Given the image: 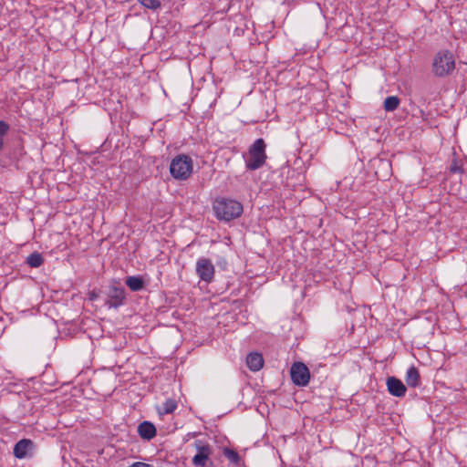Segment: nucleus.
<instances>
[{
  "mask_svg": "<svg viewBox=\"0 0 467 467\" xmlns=\"http://www.w3.org/2000/svg\"><path fill=\"white\" fill-rule=\"evenodd\" d=\"M99 295L96 291H91L89 294H88V298L90 300H96L98 298Z\"/></svg>",
  "mask_w": 467,
  "mask_h": 467,
  "instance_id": "22",
  "label": "nucleus"
},
{
  "mask_svg": "<svg viewBox=\"0 0 467 467\" xmlns=\"http://www.w3.org/2000/svg\"><path fill=\"white\" fill-rule=\"evenodd\" d=\"M177 409V401L174 399H167L161 409H159V412L161 414H171Z\"/></svg>",
  "mask_w": 467,
  "mask_h": 467,
  "instance_id": "17",
  "label": "nucleus"
},
{
  "mask_svg": "<svg viewBox=\"0 0 467 467\" xmlns=\"http://www.w3.org/2000/svg\"><path fill=\"white\" fill-rule=\"evenodd\" d=\"M223 454L231 463L237 465V466L240 465L241 457L236 451L230 449L228 447H225V448H223Z\"/></svg>",
  "mask_w": 467,
  "mask_h": 467,
  "instance_id": "15",
  "label": "nucleus"
},
{
  "mask_svg": "<svg viewBox=\"0 0 467 467\" xmlns=\"http://www.w3.org/2000/svg\"><path fill=\"white\" fill-rule=\"evenodd\" d=\"M32 448L33 441L31 440L23 439L15 444L13 453L16 458L23 459L26 457L27 451Z\"/></svg>",
  "mask_w": 467,
  "mask_h": 467,
  "instance_id": "10",
  "label": "nucleus"
},
{
  "mask_svg": "<svg viewBox=\"0 0 467 467\" xmlns=\"http://www.w3.org/2000/svg\"><path fill=\"white\" fill-rule=\"evenodd\" d=\"M195 272L202 281L211 283L214 278L215 269L211 259L200 257L196 262Z\"/></svg>",
  "mask_w": 467,
  "mask_h": 467,
  "instance_id": "8",
  "label": "nucleus"
},
{
  "mask_svg": "<svg viewBox=\"0 0 467 467\" xmlns=\"http://www.w3.org/2000/svg\"><path fill=\"white\" fill-rule=\"evenodd\" d=\"M292 382L299 387H306L310 380L308 368L303 362H295L290 368Z\"/></svg>",
  "mask_w": 467,
  "mask_h": 467,
  "instance_id": "7",
  "label": "nucleus"
},
{
  "mask_svg": "<svg viewBox=\"0 0 467 467\" xmlns=\"http://www.w3.org/2000/svg\"><path fill=\"white\" fill-rule=\"evenodd\" d=\"M246 365L252 371H258L263 368L264 358L261 354L252 352L246 357Z\"/></svg>",
  "mask_w": 467,
  "mask_h": 467,
  "instance_id": "12",
  "label": "nucleus"
},
{
  "mask_svg": "<svg viewBox=\"0 0 467 467\" xmlns=\"http://www.w3.org/2000/svg\"><path fill=\"white\" fill-rule=\"evenodd\" d=\"M406 383L410 388H417L420 385V376L419 369L411 366L408 368L405 378Z\"/></svg>",
  "mask_w": 467,
  "mask_h": 467,
  "instance_id": "13",
  "label": "nucleus"
},
{
  "mask_svg": "<svg viewBox=\"0 0 467 467\" xmlns=\"http://www.w3.org/2000/svg\"><path fill=\"white\" fill-rule=\"evenodd\" d=\"M193 445L196 449V454L192 460V464L195 467H213L214 463L211 459L213 454L212 446L201 440H196Z\"/></svg>",
  "mask_w": 467,
  "mask_h": 467,
  "instance_id": "5",
  "label": "nucleus"
},
{
  "mask_svg": "<svg viewBox=\"0 0 467 467\" xmlns=\"http://www.w3.org/2000/svg\"><path fill=\"white\" fill-rule=\"evenodd\" d=\"M400 105V99L396 96L387 97L384 100V109L386 111H394Z\"/></svg>",
  "mask_w": 467,
  "mask_h": 467,
  "instance_id": "18",
  "label": "nucleus"
},
{
  "mask_svg": "<svg viewBox=\"0 0 467 467\" xmlns=\"http://www.w3.org/2000/svg\"><path fill=\"white\" fill-rule=\"evenodd\" d=\"M138 433L140 438L150 441L156 436V428L150 421H143L138 426Z\"/></svg>",
  "mask_w": 467,
  "mask_h": 467,
  "instance_id": "11",
  "label": "nucleus"
},
{
  "mask_svg": "<svg viewBox=\"0 0 467 467\" xmlns=\"http://www.w3.org/2000/svg\"><path fill=\"white\" fill-rule=\"evenodd\" d=\"M125 283L133 292H138L144 288V280L142 276L140 275L128 276Z\"/></svg>",
  "mask_w": 467,
  "mask_h": 467,
  "instance_id": "14",
  "label": "nucleus"
},
{
  "mask_svg": "<svg viewBox=\"0 0 467 467\" xmlns=\"http://www.w3.org/2000/svg\"><path fill=\"white\" fill-rule=\"evenodd\" d=\"M10 130V126L4 120H0V151L4 147V140Z\"/></svg>",
  "mask_w": 467,
  "mask_h": 467,
  "instance_id": "19",
  "label": "nucleus"
},
{
  "mask_svg": "<svg viewBox=\"0 0 467 467\" xmlns=\"http://www.w3.org/2000/svg\"><path fill=\"white\" fill-rule=\"evenodd\" d=\"M454 68V56L451 51L441 50L435 55L432 62V72L436 77H447L453 72Z\"/></svg>",
  "mask_w": 467,
  "mask_h": 467,
  "instance_id": "3",
  "label": "nucleus"
},
{
  "mask_svg": "<svg viewBox=\"0 0 467 467\" xmlns=\"http://www.w3.org/2000/svg\"><path fill=\"white\" fill-rule=\"evenodd\" d=\"M144 7L157 10L161 7V2L159 0H138Z\"/></svg>",
  "mask_w": 467,
  "mask_h": 467,
  "instance_id": "20",
  "label": "nucleus"
},
{
  "mask_svg": "<svg viewBox=\"0 0 467 467\" xmlns=\"http://www.w3.org/2000/svg\"><path fill=\"white\" fill-rule=\"evenodd\" d=\"M213 210L217 219L230 222L241 216L244 208L242 203L235 200L221 198L214 202Z\"/></svg>",
  "mask_w": 467,
  "mask_h": 467,
  "instance_id": "1",
  "label": "nucleus"
},
{
  "mask_svg": "<svg viewBox=\"0 0 467 467\" xmlns=\"http://www.w3.org/2000/svg\"><path fill=\"white\" fill-rule=\"evenodd\" d=\"M387 388L392 396L399 398L403 397L407 391L404 383L395 377H389L387 379Z\"/></svg>",
  "mask_w": 467,
  "mask_h": 467,
  "instance_id": "9",
  "label": "nucleus"
},
{
  "mask_svg": "<svg viewBox=\"0 0 467 467\" xmlns=\"http://www.w3.org/2000/svg\"><path fill=\"white\" fill-rule=\"evenodd\" d=\"M266 144L264 139H257L249 147L248 155L245 160L246 169L249 171H255L260 169L266 161V153H265Z\"/></svg>",
  "mask_w": 467,
  "mask_h": 467,
  "instance_id": "2",
  "label": "nucleus"
},
{
  "mask_svg": "<svg viewBox=\"0 0 467 467\" xmlns=\"http://www.w3.org/2000/svg\"><path fill=\"white\" fill-rule=\"evenodd\" d=\"M192 168V158L185 154H180L171 160L170 172L176 180H186L191 176Z\"/></svg>",
  "mask_w": 467,
  "mask_h": 467,
  "instance_id": "4",
  "label": "nucleus"
},
{
  "mask_svg": "<svg viewBox=\"0 0 467 467\" xmlns=\"http://www.w3.org/2000/svg\"><path fill=\"white\" fill-rule=\"evenodd\" d=\"M43 263H44V258H43L42 254H39L38 252H34V253L30 254L26 258V264L30 267H34V268L39 267L43 265Z\"/></svg>",
  "mask_w": 467,
  "mask_h": 467,
  "instance_id": "16",
  "label": "nucleus"
},
{
  "mask_svg": "<svg viewBox=\"0 0 467 467\" xmlns=\"http://www.w3.org/2000/svg\"><path fill=\"white\" fill-rule=\"evenodd\" d=\"M107 299L105 304L109 308H119L123 306L126 299L125 288L117 280H112L106 292Z\"/></svg>",
  "mask_w": 467,
  "mask_h": 467,
  "instance_id": "6",
  "label": "nucleus"
},
{
  "mask_svg": "<svg viewBox=\"0 0 467 467\" xmlns=\"http://www.w3.org/2000/svg\"><path fill=\"white\" fill-rule=\"evenodd\" d=\"M450 171L452 173H462V164L460 161L453 159L452 162L450 165Z\"/></svg>",
  "mask_w": 467,
  "mask_h": 467,
  "instance_id": "21",
  "label": "nucleus"
}]
</instances>
